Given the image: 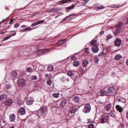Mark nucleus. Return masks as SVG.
<instances>
[{"instance_id": "f257e3e1", "label": "nucleus", "mask_w": 128, "mask_h": 128, "mask_svg": "<svg viewBox=\"0 0 128 128\" xmlns=\"http://www.w3.org/2000/svg\"><path fill=\"white\" fill-rule=\"evenodd\" d=\"M106 91L108 96H112L114 93H115L116 90L114 87H112L108 88L106 90Z\"/></svg>"}, {"instance_id": "f03ea898", "label": "nucleus", "mask_w": 128, "mask_h": 128, "mask_svg": "<svg viewBox=\"0 0 128 128\" xmlns=\"http://www.w3.org/2000/svg\"><path fill=\"white\" fill-rule=\"evenodd\" d=\"M49 51V50L47 49L40 50L37 52L36 54L38 56H41L47 53Z\"/></svg>"}, {"instance_id": "7ed1b4c3", "label": "nucleus", "mask_w": 128, "mask_h": 128, "mask_svg": "<svg viewBox=\"0 0 128 128\" xmlns=\"http://www.w3.org/2000/svg\"><path fill=\"white\" fill-rule=\"evenodd\" d=\"M91 110V107L88 104L84 105V108L83 110V111L84 113H87L89 112Z\"/></svg>"}, {"instance_id": "20e7f679", "label": "nucleus", "mask_w": 128, "mask_h": 128, "mask_svg": "<svg viewBox=\"0 0 128 128\" xmlns=\"http://www.w3.org/2000/svg\"><path fill=\"white\" fill-rule=\"evenodd\" d=\"M19 76L17 72L16 71L14 70L12 71L10 74V77L11 78H18Z\"/></svg>"}, {"instance_id": "39448f33", "label": "nucleus", "mask_w": 128, "mask_h": 128, "mask_svg": "<svg viewBox=\"0 0 128 128\" xmlns=\"http://www.w3.org/2000/svg\"><path fill=\"white\" fill-rule=\"evenodd\" d=\"M108 115L104 114L102 116L101 120V123H104L108 121Z\"/></svg>"}, {"instance_id": "423d86ee", "label": "nucleus", "mask_w": 128, "mask_h": 128, "mask_svg": "<svg viewBox=\"0 0 128 128\" xmlns=\"http://www.w3.org/2000/svg\"><path fill=\"white\" fill-rule=\"evenodd\" d=\"M106 90L104 88L103 89L99 91L98 93V94L99 96H108Z\"/></svg>"}, {"instance_id": "0eeeda50", "label": "nucleus", "mask_w": 128, "mask_h": 128, "mask_svg": "<svg viewBox=\"0 0 128 128\" xmlns=\"http://www.w3.org/2000/svg\"><path fill=\"white\" fill-rule=\"evenodd\" d=\"M26 84V82L22 78L18 80V85L20 87H22L24 86Z\"/></svg>"}, {"instance_id": "6e6552de", "label": "nucleus", "mask_w": 128, "mask_h": 128, "mask_svg": "<svg viewBox=\"0 0 128 128\" xmlns=\"http://www.w3.org/2000/svg\"><path fill=\"white\" fill-rule=\"evenodd\" d=\"M68 100L65 99L62 100L60 104V106L62 107L66 106L68 104Z\"/></svg>"}, {"instance_id": "1a4fd4ad", "label": "nucleus", "mask_w": 128, "mask_h": 128, "mask_svg": "<svg viewBox=\"0 0 128 128\" xmlns=\"http://www.w3.org/2000/svg\"><path fill=\"white\" fill-rule=\"evenodd\" d=\"M121 40L119 38H116L114 40V44L116 46H119L121 44Z\"/></svg>"}, {"instance_id": "9d476101", "label": "nucleus", "mask_w": 128, "mask_h": 128, "mask_svg": "<svg viewBox=\"0 0 128 128\" xmlns=\"http://www.w3.org/2000/svg\"><path fill=\"white\" fill-rule=\"evenodd\" d=\"M34 101L33 98L31 97H28L26 100V104L28 105L31 104Z\"/></svg>"}, {"instance_id": "9b49d317", "label": "nucleus", "mask_w": 128, "mask_h": 128, "mask_svg": "<svg viewBox=\"0 0 128 128\" xmlns=\"http://www.w3.org/2000/svg\"><path fill=\"white\" fill-rule=\"evenodd\" d=\"M122 32V30L120 28L116 29L114 31V34L115 35H119Z\"/></svg>"}, {"instance_id": "f8f14e48", "label": "nucleus", "mask_w": 128, "mask_h": 128, "mask_svg": "<svg viewBox=\"0 0 128 128\" xmlns=\"http://www.w3.org/2000/svg\"><path fill=\"white\" fill-rule=\"evenodd\" d=\"M92 52L95 53L97 52L99 50L98 46L96 45H95L92 46Z\"/></svg>"}, {"instance_id": "ddd939ff", "label": "nucleus", "mask_w": 128, "mask_h": 128, "mask_svg": "<svg viewBox=\"0 0 128 128\" xmlns=\"http://www.w3.org/2000/svg\"><path fill=\"white\" fill-rule=\"evenodd\" d=\"M76 108L75 106H72L70 108L69 113L71 114L74 113L76 110Z\"/></svg>"}, {"instance_id": "4468645a", "label": "nucleus", "mask_w": 128, "mask_h": 128, "mask_svg": "<svg viewBox=\"0 0 128 128\" xmlns=\"http://www.w3.org/2000/svg\"><path fill=\"white\" fill-rule=\"evenodd\" d=\"M26 111L25 109L23 108L20 109L18 111V114L20 115L24 114L25 113Z\"/></svg>"}, {"instance_id": "2eb2a0df", "label": "nucleus", "mask_w": 128, "mask_h": 128, "mask_svg": "<svg viewBox=\"0 0 128 128\" xmlns=\"http://www.w3.org/2000/svg\"><path fill=\"white\" fill-rule=\"evenodd\" d=\"M47 110V108L45 106L42 107L40 110L41 114H44L46 112Z\"/></svg>"}, {"instance_id": "dca6fc26", "label": "nucleus", "mask_w": 128, "mask_h": 128, "mask_svg": "<svg viewBox=\"0 0 128 128\" xmlns=\"http://www.w3.org/2000/svg\"><path fill=\"white\" fill-rule=\"evenodd\" d=\"M13 102V101L11 99L7 100H6L4 104L5 105L8 106L12 104Z\"/></svg>"}, {"instance_id": "f3484780", "label": "nucleus", "mask_w": 128, "mask_h": 128, "mask_svg": "<svg viewBox=\"0 0 128 128\" xmlns=\"http://www.w3.org/2000/svg\"><path fill=\"white\" fill-rule=\"evenodd\" d=\"M104 75V72L102 70L98 71V72L97 76L99 78H102Z\"/></svg>"}, {"instance_id": "a211bd4d", "label": "nucleus", "mask_w": 128, "mask_h": 128, "mask_svg": "<svg viewBox=\"0 0 128 128\" xmlns=\"http://www.w3.org/2000/svg\"><path fill=\"white\" fill-rule=\"evenodd\" d=\"M7 98L6 94H4L0 96V101H2L5 100Z\"/></svg>"}, {"instance_id": "6ab92c4d", "label": "nucleus", "mask_w": 128, "mask_h": 128, "mask_svg": "<svg viewBox=\"0 0 128 128\" xmlns=\"http://www.w3.org/2000/svg\"><path fill=\"white\" fill-rule=\"evenodd\" d=\"M89 62L87 60H84L82 63V66L86 68L88 65Z\"/></svg>"}, {"instance_id": "aec40b11", "label": "nucleus", "mask_w": 128, "mask_h": 128, "mask_svg": "<svg viewBox=\"0 0 128 128\" xmlns=\"http://www.w3.org/2000/svg\"><path fill=\"white\" fill-rule=\"evenodd\" d=\"M10 120L11 122L14 121L15 120L16 116L14 114H11L10 116Z\"/></svg>"}, {"instance_id": "412c9836", "label": "nucleus", "mask_w": 128, "mask_h": 128, "mask_svg": "<svg viewBox=\"0 0 128 128\" xmlns=\"http://www.w3.org/2000/svg\"><path fill=\"white\" fill-rule=\"evenodd\" d=\"M116 108L117 110L120 112H122L123 108L120 106L118 105H116Z\"/></svg>"}, {"instance_id": "4be33fe9", "label": "nucleus", "mask_w": 128, "mask_h": 128, "mask_svg": "<svg viewBox=\"0 0 128 128\" xmlns=\"http://www.w3.org/2000/svg\"><path fill=\"white\" fill-rule=\"evenodd\" d=\"M112 108V104H109L107 105L106 107L104 108V109L106 111L110 112V111L111 108Z\"/></svg>"}, {"instance_id": "5701e85b", "label": "nucleus", "mask_w": 128, "mask_h": 128, "mask_svg": "<svg viewBox=\"0 0 128 128\" xmlns=\"http://www.w3.org/2000/svg\"><path fill=\"white\" fill-rule=\"evenodd\" d=\"M117 100L119 102H121L125 103L126 102L125 99L124 98L120 96H118L117 98Z\"/></svg>"}, {"instance_id": "b1692460", "label": "nucleus", "mask_w": 128, "mask_h": 128, "mask_svg": "<svg viewBox=\"0 0 128 128\" xmlns=\"http://www.w3.org/2000/svg\"><path fill=\"white\" fill-rule=\"evenodd\" d=\"M80 64V62L78 60H76L74 61L73 64L74 66L78 67Z\"/></svg>"}, {"instance_id": "393cba45", "label": "nucleus", "mask_w": 128, "mask_h": 128, "mask_svg": "<svg viewBox=\"0 0 128 128\" xmlns=\"http://www.w3.org/2000/svg\"><path fill=\"white\" fill-rule=\"evenodd\" d=\"M6 89L8 90L10 89L12 87V84L10 83H9L7 82L6 84Z\"/></svg>"}, {"instance_id": "a878e982", "label": "nucleus", "mask_w": 128, "mask_h": 128, "mask_svg": "<svg viewBox=\"0 0 128 128\" xmlns=\"http://www.w3.org/2000/svg\"><path fill=\"white\" fill-rule=\"evenodd\" d=\"M35 28H31L29 26L28 28H26L23 29L22 30V32H24L27 31H30L34 29Z\"/></svg>"}, {"instance_id": "bb28decb", "label": "nucleus", "mask_w": 128, "mask_h": 128, "mask_svg": "<svg viewBox=\"0 0 128 128\" xmlns=\"http://www.w3.org/2000/svg\"><path fill=\"white\" fill-rule=\"evenodd\" d=\"M75 5L74 4H72V6H70L69 7L65 8V9L66 10H71L72 9H73Z\"/></svg>"}, {"instance_id": "cd10ccee", "label": "nucleus", "mask_w": 128, "mask_h": 128, "mask_svg": "<svg viewBox=\"0 0 128 128\" xmlns=\"http://www.w3.org/2000/svg\"><path fill=\"white\" fill-rule=\"evenodd\" d=\"M54 68V67L52 66H48L47 67V69L48 71L52 70Z\"/></svg>"}, {"instance_id": "c85d7f7f", "label": "nucleus", "mask_w": 128, "mask_h": 128, "mask_svg": "<svg viewBox=\"0 0 128 128\" xmlns=\"http://www.w3.org/2000/svg\"><path fill=\"white\" fill-rule=\"evenodd\" d=\"M30 78L32 80H35L37 78V77L36 75H32L30 76Z\"/></svg>"}, {"instance_id": "c756f323", "label": "nucleus", "mask_w": 128, "mask_h": 128, "mask_svg": "<svg viewBox=\"0 0 128 128\" xmlns=\"http://www.w3.org/2000/svg\"><path fill=\"white\" fill-rule=\"evenodd\" d=\"M121 56L119 54H118L116 55L114 57V59L116 60H120L121 58Z\"/></svg>"}, {"instance_id": "7c9ffc66", "label": "nucleus", "mask_w": 128, "mask_h": 128, "mask_svg": "<svg viewBox=\"0 0 128 128\" xmlns=\"http://www.w3.org/2000/svg\"><path fill=\"white\" fill-rule=\"evenodd\" d=\"M46 83L48 85L50 86L52 83V81L50 79H48Z\"/></svg>"}, {"instance_id": "2f4dec72", "label": "nucleus", "mask_w": 128, "mask_h": 128, "mask_svg": "<svg viewBox=\"0 0 128 128\" xmlns=\"http://www.w3.org/2000/svg\"><path fill=\"white\" fill-rule=\"evenodd\" d=\"M89 48H85L84 50V53L86 54H89Z\"/></svg>"}, {"instance_id": "473e14b6", "label": "nucleus", "mask_w": 128, "mask_h": 128, "mask_svg": "<svg viewBox=\"0 0 128 128\" xmlns=\"http://www.w3.org/2000/svg\"><path fill=\"white\" fill-rule=\"evenodd\" d=\"M68 75L70 76H74V73L70 71L68 72L67 73Z\"/></svg>"}, {"instance_id": "72a5a7b5", "label": "nucleus", "mask_w": 128, "mask_h": 128, "mask_svg": "<svg viewBox=\"0 0 128 128\" xmlns=\"http://www.w3.org/2000/svg\"><path fill=\"white\" fill-rule=\"evenodd\" d=\"M74 100L76 102H78L79 100V98L77 96H75L74 98Z\"/></svg>"}, {"instance_id": "f704fd0d", "label": "nucleus", "mask_w": 128, "mask_h": 128, "mask_svg": "<svg viewBox=\"0 0 128 128\" xmlns=\"http://www.w3.org/2000/svg\"><path fill=\"white\" fill-rule=\"evenodd\" d=\"M52 75L50 73L49 74H46L45 75V76L48 79H50V78L52 76Z\"/></svg>"}, {"instance_id": "c9c22d12", "label": "nucleus", "mask_w": 128, "mask_h": 128, "mask_svg": "<svg viewBox=\"0 0 128 128\" xmlns=\"http://www.w3.org/2000/svg\"><path fill=\"white\" fill-rule=\"evenodd\" d=\"M97 42V40H93L92 41L91 43V44L92 46H93L95 45H96V43Z\"/></svg>"}, {"instance_id": "e433bc0d", "label": "nucleus", "mask_w": 128, "mask_h": 128, "mask_svg": "<svg viewBox=\"0 0 128 128\" xmlns=\"http://www.w3.org/2000/svg\"><path fill=\"white\" fill-rule=\"evenodd\" d=\"M52 8L54 12H55L58 11L60 10V8L59 7L54 8Z\"/></svg>"}, {"instance_id": "4c0bfd02", "label": "nucleus", "mask_w": 128, "mask_h": 128, "mask_svg": "<svg viewBox=\"0 0 128 128\" xmlns=\"http://www.w3.org/2000/svg\"><path fill=\"white\" fill-rule=\"evenodd\" d=\"M59 94L58 93H54L52 94L53 96L55 98H58L59 96Z\"/></svg>"}, {"instance_id": "58836bf2", "label": "nucleus", "mask_w": 128, "mask_h": 128, "mask_svg": "<svg viewBox=\"0 0 128 128\" xmlns=\"http://www.w3.org/2000/svg\"><path fill=\"white\" fill-rule=\"evenodd\" d=\"M97 9L98 10H100L103 8H104V7L103 6H99L97 7Z\"/></svg>"}, {"instance_id": "ea45409f", "label": "nucleus", "mask_w": 128, "mask_h": 128, "mask_svg": "<svg viewBox=\"0 0 128 128\" xmlns=\"http://www.w3.org/2000/svg\"><path fill=\"white\" fill-rule=\"evenodd\" d=\"M114 113V111H112L110 113V115L112 117H114L115 116Z\"/></svg>"}, {"instance_id": "a19ab883", "label": "nucleus", "mask_w": 128, "mask_h": 128, "mask_svg": "<svg viewBox=\"0 0 128 128\" xmlns=\"http://www.w3.org/2000/svg\"><path fill=\"white\" fill-rule=\"evenodd\" d=\"M88 128H94V125L93 124H90L88 126Z\"/></svg>"}, {"instance_id": "79ce46f5", "label": "nucleus", "mask_w": 128, "mask_h": 128, "mask_svg": "<svg viewBox=\"0 0 128 128\" xmlns=\"http://www.w3.org/2000/svg\"><path fill=\"white\" fill-rule=\"evenodd\" d=\"M63 41H62V40H60L59 42H58L57 43V45H62L63 44Z\"/></svg>"}, {"instance_id": "37998d69", "label": "nucleus", "mask_w": 128, "mask_h": 128, "mask_svg": "<svg viewBox=\"0 0 128 128\" xmlns=\"http://www.w3.org/2000/svg\"><path fill=\"white\" fill-rule=\"evenodd\" d=\"M104 50H103L102 52L100 54H99L98 55V56H102L103 54H106V53H104Z\"/></svg>"}, {"instance_id": "c03bdc74", "label": "nucleus", "mask_w": 128, "mask_h": 128, "mask_svg": "<svg viewBox=\"0 0 128 128\" xmlns=\"http://www.w3.org/2000/svg\"><path fill=\"white\" fill-rule=\"evenodd\" d=\"M32 69L31 68H28L26 69V70H27V72H30V71H32Z\"/></svg>"}, {"instance_id": "a18cd8bd", "label": "nucleus", "mask_w": 128, "mask_h": 128, "mask_svg": "<svg viewBox=\"0 0 128 128\" xmlns=\"http://www.w3.org/2000/svg\"><path fill=\"white\" fill-rule=\"evenodd\" d=\"M74 16V15L72 14H70L69 16H69V17H68L67 19H68V20H71L73 18L72 17H71V16Z\"/></svg>"}, {"instance_id": "49530a36", "label": "nucleus", "mask_w": 128, "mask_h": 128, "mask_svg": "<svg viewBox=\"0 0 128 128\" xmlns=\"http://www.w3.org/2000/svg\"><path fill=\"white\" fill-rule=\"evenodd\" d=\"M75 0H64V1H65V3H67L70 2H71L73 1H74Z\"/></svg>"}, {"instance_id": "de8ad7c7", "label": "nucleus", "mask_w": 128, "mask_h": 128, "mask_svg": "<svg viewBox=\"0 0 128 128\" xmlns=\"http://www.w3.org/2000/svg\"><path fill=\"white\" fill-rule=\"evenodd\" d=\"M112 37V36L110 34L108 35L107 36V40H108L109 39Z\"/></svg>"}, {"instance_id": "09e8293b", "label": "nucleus", "mask_w": 128, "mask_h": 128, "mask_svg": "<svg viewBox=\"0 0 128 128\" xmlns=\"http://www.w3.org/2000/svg\"><path fill=\"white\" fill-rule=\"evenodd\" d=\"M38 24L37 22L33 23L31 25V26L32 27H33L34 26H36Z\"/></svg>"}, {"instance_id": "8fccbe9b", "label": "nucleus", "mask_w": 128, "mask_h": 128, "mask_svg": "<svg viewBox=\"0 0 128 128\" xmlns=\"http://www.w3.org/2000/svg\"><path fill=\"white\" fill-rule=\"evenodd\" d=\"M76 59V56L74 55H73L71 56V60H75Z\"/></svg>"}, {"instance_id": "3c124183", "label": "nucleus", "mask_w": 128, "mask_h": 128, "mask_svg": "<svg viewBox=\"0 0 128 128\" xmlns=\"http://www.w3.org/2000/svg\"><path fill=\"white\" fill-rule=\"evenodd\" d=\"M11 37H10V35L9 36H7V37H5L4 39V40H6L7 39H8L9 38H10Z\"/></svg>"}, {"instance_id": "603ef678", "label": "nucleus", "mask_w": 128, "mask_h": 128, "mask_svg": "<svg viewBox=\"0 0 128 128\" xmlns=\"http://www.w3.org/2000/svg\"><path fill=\"white\" fill-rule=\"evenodd\" d=\"M99 59L97 57L94 60V61L96 63H98Z\"/></svg>"}, {"instance_id": "864d4df0", "label": "nucleus", "mask_w": 128, "mask_h": 128, "mask_svg": "<svg viewBox=\"0 0 128 128\" xmlns=\"http://www.w3.org/2000/svg\"><path fill=\"white\" fill-rule=\"evenodd\" d=\"M44 22V20H40L38 22H38V24H41V23H42Z\"/></svg>"}, {"instance_id": "5fc2aeb1", "label": "nucleus", "mask_w": 128, "mask_h": 128, "mask_svg": "<svg viewBox=\"0 0 128 128\" xmlns=\"http://www.w3.org/2000/svg\"><path fill=\"white\" fill-rule=\"evenodd\" d=\"M69 17V16H66L65 18L63 19L62 20H63L62 22H64V21L66 20L67 19L68 17Z\"/></svg>"}, {"instance_id": "6e6d98bb", "label": "nucleus", "mask_w": 128, "mask_h": 128, "mask_svg": "<svg viewBox=\"0 0 128 128\" xmlns=\"http://www.w3.org/2000/svg\"><path fill=\"white\" fill-rule=\"evenodd\" d=\"M64 1V0H63L60 2H59L60 4H63L65 3H66L65 2V1Z\"/></svg>"}, {"instance_id": "4d7b16f0", "label": "nucleus", "mask_w": 128, "mask_h": 128, "mask_svg": "<svg viewBox=\"0 0 128 128\" xmlns=\"http://www.w3.org/2000/svg\"><path fill=\"white\" fill-rule=\"evenodd\" d=\"M88 2H83L82 4L80 5V6H84Z\"/></svg>"}, {"instance_id": "13d9d810", "label": "nucleus", "mask_w": 128, "mask_h": 128, "mask_svg": "<svg viewBox=\"0 0 128 128\" xmlns=\"http://www.w3.org/2000/svg\"><path fill=\"white\" fill-rule=\"evenodd\" d=\"M48 10V11L47 12H54L53 8L50 9L49 10Z\"/></svg>"}, {"instance_id": "bf43d9fd", "label": "nucleus", "mask_w": 128, "mask_h": 128, "mask_svg": "<svg viewBox=\"0 0 128 128\" xmlns=\"http://www.w3.org/2000/svg\"><path fill=\"white\" fill-rule=\"evenodd\" d=\"M122 23L121 22H119L118 23V26H122Z\"/></svg>"}, {"instance_id": "052dcab7", "label": "nucleus", "mask_w": 128, "mask_h": 128, "mask_svg": "<svg viewBox=\"0 0 128 128\" xmlns=\"http://www.w3.org/2000/svg\"><path fill=\"white\" fill-rule=\"evenodd\" d=\"M18 26V24H16L14 25V27L15 28H17Z\"/></svg>"}, {"instance_id": "680f3d73", "label": "nucleus", "mask_w": 128, "mask_h": 128, "mask_svg": "<svg viewBox=\"0 0 128 128\" xmlns=\"http://www.w3.org/2000/svg\"><path fill=\"white\" fill-rule=\"evenodd\" d=\"M61 80L63 82H64L65 80V78L64 77H63L62 78Z\"/></svg>"}, {"instance_id": "e2e57ef3", "label": "nucleus", "mask_w": 128, "mask_h": 128, "mask_svg": "<svg viewBox=\"0 0 128 128\" xmlns=\"http://www.w3.org/2000/svg\"><path fill=\"white\" fill-rule=\"evenodd\" d=\"M120 126L122 128H125V126L123 124H121Z\"/></svg>"}, {"instance_id": "0e129e2a", "label": "nucleus", "mask_w": 128, "mask_h": 128, "mask_svg": "<svg viewBox=\"0 0 128 128\" xmlns=\"http://www.w3.org/2000/svg\"><path fill=\"white\" fill-rule=\"evenodd\" d=\"M126 118L128 120V111L126 113Z\"/></svg>"}, {"instance_id": "69168bd1", "label": "nucleus", "mask_w": 128, "mask_h": 128, "mask_svg": "<svg viewBox=\"0 0 128 128\" xmlns=\"http://www.w3.org/2000/svg\"><path fill=\"white\" fill-rule=\"evenodd\" d=\"M16 34V32H14L12 34V35H10V37H12V36H14Z\"/></svg>"}, {"instance_id": "338daca9", "label": "nucleus", "mask_w": 128, "mask_h": 128, "mask_svg": "<svg viewBox=\"0 0 128 128\" xmlns=\"http://www.w3.org/2000/svg\"><path fill=\"white\" fill-rule=\"evenodd\" d=\"M62 40L63 41V44H64L66 42V40Z\"/></svg>"}, {"instance_id": "774afa93", "label": "nucleus", "mask_w": 128, "mask_h": 128, "mask_svg": "<svg viewBox=\"0 0 128 128\" xmlns=\"http://www.w3.org/2000/svg\"><path fill=\"white\" fill-rule=\"evenodd\" d=\"M115 75H116V74L115 72L111 74V76H114Z\"/></svg>"}]
</instances>
